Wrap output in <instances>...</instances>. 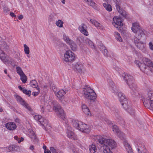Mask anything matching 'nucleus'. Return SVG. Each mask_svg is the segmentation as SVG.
Masks as SVG:
<instances>
[{"mask_svg": "<svg viewBox=\"0 0 153 153\" xmlns=\"http://www.w3.org/2000/svg\"><path fill=\"white\" fill-rule=\"evenodd\" d=\"M96 138L101 145V153H112L110 149H115L117 146L116 142L112 139H106L99 135L97 136Z\"/></svg>", "mask_w": 153, "mask_h": 153, "instance_id": "obj_1", "label": "nucleus"}, {"mask_svg": "<svg viewBox=\"0 0 153 153\" xmlns=\"http://www.w3.org/2000/svg\"><path fill=\"white\" fill-rule=\"evenodd\" d=\"M122 77L125 80L126 83L128 85L130 88L131 90V93L133 95L135 96H138V93L137 91V88L134 83V80L133 77L129 75L123 73L122 74Z\"/></svg>", "mask_w": 153, "mask_h": 153, "instance_id": "obj_2", "label": "nucleus"}, {"mask_svg": "<svg viewBox=\"0 0 153 153\" xmlns=\"http://www.w3.org/2000/svg\"><path fill=\"white\" fill-rule=\"evenodd\" d=\"M83 96L84 97L91 100L95 99L96 95L94 90L90 87H87L83 90Z\"/></svg>", "mask_w": 153, "mask_h": 153, "instance_id": "obj_3", "label": "nucleus"}, {"mask_svg": "<svg viewBox=\"0 0 153 153\" xmlns=\"http://www.w3.org/2000/svg\"><path fill=\"white\" fill-rule=\"evenodd\" d=\"M52 103L53 105V110L56 112L58 117L64 119L65 118V114L61 106L56 101H53Z\"/></svg>", "mask_w": 153, "mask_h": 153, "instance_id": "obj_4", "label": "nucleus"}, {"mask_svg": "<svg viewBox=\"0 0 153 153\" xmlns=\"http://www.w3.org/2000/svg\"><path fill=\"white\" fill-rule=\"evenodd\" d=\"M131 30L134 33H136V35L139 39L141 38L143 35H144V32L142 29L140 28L138 23H133Z\"/></svg>", "mask_w": 153, "mask_h": 153, "instance_id": "obj_5", "label": "nucleus"}, {"mask_svg": "<svg viewBox=\"0 0 153 153\" xmlns=\"http://www.w3.org/2000/svg\"><path fill=\"white\" fill-rule=\"evenodd\" d=\"M75 58V54L70 50L66 51L64 54L63 60L66 62H72L74 60Z\"/></svg>", "mask_w": 153, "mask_h": 153, "instance_id": "obj_6", "label": "nucleus"}, {"mask_svg": "<svg viewBox=\"0 0 153 153\" xmlns=\"http://www.w3.org/2000/svg\"><path fill=\"white\" fill-rule=\"evenodd\" d=\"M63 39L66 43L69 45L72 51H75L77 50L78 48L77 45L68 36L64 35Z\"/></svg>", "mask_w": 153, "mask_h": 153, "instance_id": "obj_7", "label": "nucleus"}, {"mask_svg": "<svg viewBox=\"0 0 153 153\" xmlns=\"http://www.w3.org/2000/svg\"><path fill=\"white\" fill-rule=\"evenodd\" d=\"M143 63L140 62L139 61H135V62L136 65L140 68V70L143 72L148 74L149 72V68L148 65H147L146 64L142 61Z\"/></svg>", "mask_w": 153, "mask_h": 153, "instance_id": "obj_8", "label": "nucleus"}, {"mask_svg": "<svg viewBox=\"0 0 153 153\" xmlns=\"http://www.w3.org/2000/svg\"><path fill=\"white\" fill-rule=\"evenodd\" d=\"M118 97H119V100L121 102L122 105L125 109H127L128 102L125 96L121 92H118Z\"/></svg>", "mask_w": 153, "mask_h": 153, "instance_id": "obj_9", "label": "nucleus"}, {"mask_svg": "<svg viewBox=\"0 0 153 153\" xmlns=\"http://www.w3.org/2000/svg\"><path fill=\"white\" fill-rule=\"evenodd\" d=\"M105 1H109L110 0H104ZM113 1L116 4V9L118 11L119 13L123 17L126 18L127 16V14L126 12L121 8L120 7L119 4V0H113Z\"/></svg>", "mask_w": 153, "mask_h": 153, "instance_id": "obj_10", "label": "nucleus"}, {"mask_svg": "<svg viewBox=\"0 0 153 153\" xmlns=\"http://www.w3.org/2000/svg\"><path fill=\"white\" fill-rule=\"evenodd\" d=\"M134 41L135 44L140 50L144 51L145 49L146 44L145 43L140 42L137 37L134 38Z\"/></svg>", "mask_w": 153, "mask_h": 153, "instance_id": "obj_11", "label": "nucleus"}, {"mask_svg": "<svg viewBox=\"0 0 153 153\" xmlns=\"http://www.w3.org/2000/svg\"><path fill=\"white\" fill-rule=\"evenodd\" d=\"M80 125L78 129L82 132L86 133H89L90 132V129L88 126L87 125L82 122H80Z\"/></svg>", "mask_w": 153, "mask_h": 153, "instance_id": "obj_12", "label": "nucleus"}, {"mask_svg": "<svg viewBox=\"0 0 153 153\" xmlns=\"http://www.w3.org/2000/svg\"><path fill=\"white\" fill-rule=\"evenodd\" d=\"M16 100L22 105L25 107L28 111H31V108L29 105L26 103L20 96L18 95L16 96Z\"/></svg>", "mask_w": 153, "mask_h": 153, "instance_id": "obj_13", "label": "nucleus"}, {"mask_svg": "<svg viewBox=\"0 0 153 153\" xmlns=\"http://www.w3.org/2000/svg\"><path fill=\"white\" fill-rule=\"evenodd\" d=\"M114 22L113 25L116 28H119L123 25L121 19L118 16H114L113 18Z\"/></svg>", "mask_w": 153, "mask_h": 153, "instance_id": "obj_14", "label": "nucleus"}, {"mask_svg": "<svg viewBox=\"0 0 153 153\" xmlns=\"http://www.w3.org/2000/svg\"><path fill=\"white\" fill-rule=\"evenodd\" d=\"M75 68L76 70L81 74L83 73L85 70L82 64L80 63H76Z\"/></svg>", "mask_w": 153, "mask_h": 153, "instance_id": "obj_15", "label": "nucleus"}, {"mask_svg": "<svg viewBox=\"0 0 153 153\" xmlns=\"http://www.w3.org/2000/svg\"><path fill=\"white\" fill-rule=\"evenodd\" d=\"M53 90L56 96L59 100L63 99L66 94L65 91L63 90H60L56 93V91L54 89H53Z\"/></svg>", "mask_w": 153, "mask_h": 153, "instance_id": "obj_16", "label": "nucleus"}, {"mask_svg": "<svg viewBox=\"0 0 153 153\" xmlns=\"http://www.w3.org/2000/svg\"><path fill=\"white\" fill-rule=\"evenodd\" d=\"M87 28L86 25L84 24H82L81 26H79V29L83 34L86 36H88V33L87 31Z\"/></svg>", "mask_w": 153, "mask_h": 153, "instance_id": "obj_17", "label": "nucleus"}, {"mask_svg": "<svg viewBox=\"0 0 153 153\" xmlns=\"http://www.w3.org/2000/svg\"><path fill=\"white\" fill-rule=\"evenodd\" d=\"M5 127L7 129L10 130H14L16 127V124L13 122L7 123L6 124Z\"/></svg>", "mask_w": 153, "mask_h": 153, "instance_id": "obj_18", "label": "nucleus"}, {"mask_svg": "<svg viewBox=\"0 0 153 153\" xmlns=\"http://www.w3.org/2000/svg\"><path fill=\"white\" fill-rule=\"evenodd\" d=\"M137 150L139 153H143L147 151L145 145L143 144L138 145Z\"/></svg>", "mask_w": 153, "mask_h": 153, "instance_id": "obj_19", "label": "nucleus"}, {"mask_svg": "<svg viewBox=\"0 0 153 153\" xmlns=\"http://www.w3.org/2000/svg\"><path fill=\"white\" fill-rule=\"evenodd\" d=\"M90 21L91 23L94 25L96 27H97L98 28L100 29H103V27L102 25L99 23L96 20L92 19L90 20Z\"/></svg>", "mask_w": 153, "mask_h": 153, "instance_id": "obj_20", "label": "nucleus"}, {"mask_svg": "<svg viewBox=\"0 0 153 153\" xmlns=\"http://www.w3.org/2000/svg\"><path fill=\"white\" fill-rule=\"evenodd\" d=\"M123 144L128 153H133L131 148L127 142L124 141Z\"/></svg>", "mask_w": 153, "mask_h": 153, "instance_id": "obj_21", "label": "nucleus"}, {"mask_svg": "<svg viewBox=\"0 0 153 153\" xmlns=\"http://www.w3.org/2000/svg\"><path fill=\"white\" fill-rule=\"evenodd\" d=\"M142 60L147 65H148L149 67H152L153 68V62L149 59L144 57L143 58Z\"/></svg>", "mask_w": 153, "mask_h": 153, "instance_id": "obj_22", "label": "nucleus"}, {"mask_svg": "<svg viewBox=\"0 0 153 153\" xmlns=\"http://www.w3.org/2000/svg\"><path fill=\"white\" fill-rule=\"evenodd\" d=\"M82 108L83 112L87 115L88 116H91V113L90 111L87 107L85 104H82Z\"/></svg>", "mask_w": 153, "mask_h": 153, "instance_id": "obj_23", "label": "nucleus"}, {"mask_svg": "<svg viewBox=\"0 0 153 153\" xmlns=\"http://www.w3.org/2000/svg\"><path fill=\"white\" fill-rule=\"evenodd\" d=\"M67 134L68 137L73 140L76 139V137L74 133L71 130H68L67 131Z\"/></svg>", "mask_w": 153, "mask_h": 153, "instance_id": "obj_24", "label": "nucleus"}, {"mask_svg": "<svg viewBox=\"0 0 153 153\" xmlns=\"http://www.w3.org/2000/svg\"><path fill=\"white\" fill-rule=\"evenodd\" d=\"M28 134L30 137L33 140L36 139V137L34 132L32 129H30L28 131Z\"/></svg>", "mask_w": 153, "mask_h": 153, "instance_id": "obj_25", "label": "nucleus"}, {"mask_svg": "<svg viewBox=\"0 0 153 153\" xmlns=\"http://www.w3.org/2000/svg\"><path fill=\"white\" fill-rule=\"evenodd\" d=\"M103 5L105 9L108 11L111 12L112 10V7L111 5L108 3H104Z\"/></svg>", "mask_w": 153, "mask_h": 153, "instance_id": "obj_26", "label": "nucleus"}, {"mask_svg": "<svg viewBox=\"0 0 153 153\" xmlns=\"http://www.w3.org/2000/svg\"><path fill=\"white\" fill-rule=\"evenodd\" d=\"M80 122H81L76 120H73L72 121V124L74 127L78 129L79 128Z\"/></svg>", "mask_w": 153, "mask_h": 153, "instance_id": "obj_27", "label": "nucleus"}, {"mask_svg": "<svg viewBox=\"0 0 153 153\" xmlns=\"http://www.w3.org/2000/svg\"><path fill=\"white\" fill-rule=\"evenodd\" d=\"M85 42L89 45L91 48H94V43L89 39L86 38L85 40Z\"/></svg>", "mask_w": 153, "mask_h": 153, "instance_id": "obj_28", "label": "nucleus"}, {"mask_svg": "<svg viewBox=\"0 0 153 153\" xmlns=\"http://www.w3.org/2000/svg\"><path fill=\"white\" fill-rule=\"evenodd\" d=\"M114 35L117 41L120 42L122 41V39L120 36V34L119 33L117 32H115L114 33Z\"/></svg>", "mask_w": 153, "mask_h": 153, "instance_id": "obj_29", "label": "nucleus"}, {"mask_svg": "<svg viewBox=\"0 0 153 153\" xmlns=\"http://www.w3.org/2000/svg\"><path fill=\"white\" fill-rule=\"evenodd\" d=\"M89 149L90 152L91 153H94L97 150L96 147V146L94 145H92L90 146Z\"/></svg>", "mask_w": 153, "mask_h": 153, "instance_id": "obj_30", "label": "nucleus"}, {"mask_svg": "<svg viewBox=\"0 0 153 153\" xmlns=\"http://www.w3.org/2000/svg\"><path fill=\"white\" fill-rule=\"evenodd\" d=\"M86 2L89 5L92 6L94 9L96 8L97 7L95 3L91 0H88Z\"/></svg>", "mask_w": 153, "mask_h": 153, "instance_id": "obj_31", "label": "nucleus"}, {"mask_svg": "<svg viewBox=\"0 0 153 153\" xmlns=\"http://www.w3.org/2000/svg\"><path fill=\"white\" fill-rule=\"evenodd\" d=\"M112 129L113 131L116 134H119V131H120L117 126L115 125L112 126Z\"/></svg>", "mask_w": 153, "mask_h": 153, "instance_id": "obj_32", "label": "nucleus"}, {"mask_svg": "<svg viewBox=\"0 0 153 153\" xmlns=\"http://www.w3.org/2000/svg\"><path fill=\"white\" fill-rule=\"evenodd\" d=\"M43 126L45 127V129L46 131L50 130L51 128V127L49 124H48V122L47 120L45 121V123L44 125Z\"/></svg>", "mask_w": 153, "mask_h": 153, "instance_id": "obj_33", "label": "nucleus"}, {"mask_svg": "<svg viewBox=\"0 0 153 153\" xmlns=\"http://www.w3.org/2000/svg\"><path fill=\"white\" fill-rule=\"evenodd\" d=\"M20 76L21 80L23 83H25L26 82L27 79V76L25 75L24 73Z\"/></svg>", "mask_w": 153, "mask_h": 153, "instance_id": "obj_34", "label": "nucleus"}, {"mask_svg": "<svg viewBox=\"0 0 153 153\" xmlns=\"http://www.w3.org/2000/svg\"><path fill=\"white\" fill-rule=\"evenodd\" d=\"M30 85L33 88H36L37 89L38 87L37 83L36 81L35 80H32L30 81Z\"/></svg>", "mask_w": 153, "mask_h": 153, "instance_id": "obj_35", "label": "nucleus"}, {"mask_svg": "<svg viewBox=\"0 0 153 153\" xmlns=\"http://www.w3.org/2000/svg\"><path fill=\"white\" fill-rule=\"evenodd\" d=\"M152 101V100H150L149 99H145L143 102L144 105L146 107V104L148 105H151V102Z\"/></svg>", "mask_w": 153, "mask_h": 153, "instance_id": "obj_36", "label": "nucleus"}, {"mask_svg": "<svg viewBox=\"0 0 153 153\" xmlns=\"http://www.w3.org/2000/svg\"><path fill=\"white\" fill-rule=\"evenodd\" d=\"M63 22L61 20H59L56 22V25L59 27H63Z\"/></svg>", "mask_w": 153, "mask_h": 153, "instance_id": "obj_37", "label": "nucleus"}, {"mask_svg": "<svg viewBox=\"0 0 153 153\" xmlns=\"http://www.w3.org/2000/svg\"><path fill=\"white\" fill-rule=\"evenodd\" d=\"M16 70L17 73L19 75H20L24 74V72L22 70L21 68L19 66L16 67Z\"/></svg>", "mask_w": 153, "mask_h": 153, "instance_id": "obj_38", "label": "nucleus"}, {"mask_svg": "<svg viewBox=\"0 0 153 153\" xmlns=\"http://www.w3.org/2000/svg\"><path fill=\"white\" fill-rule=\"evenodd\" d=\"M128 105V108L127 109H125L126 110H127V111L130 113V114H132L134 112V110L130 106L127 104Z\"/></svg>", "mask_w": 153, "mask_h": 153, "instance_id": "obj_39", "label": "nucleus"}, {"mask_svg": "<svg viewBox=\"0 0 153 153\" xmlns=\"http://www.w3.org/2000/svg\"><path fill=\"white\" fill-rule=\"evenodd\" d=\"M24 46L25 53L27 54H28L30 53L29 48L25 44L24 45Z\"/></svg>", "mask_w": 153, "mask_h": 153, "instance_id": "obj_40", "label": "nucleus"}, {"mask_svg": "<svg viewBox=\"0 0 153 153\" xmlns=\"http://www.w3.org/2000/svg\"><path fill=\"white\" fill-rule=\"evenodd\" d=\"M116 134L121 139H123L125 137L124 134L120 131H119V134Z\"/></svg>", "mask_w": 153, "mask_h": 153, "instance_id": "obj_41", "label": "nucleus"}, {"mask_svg": "<svg viewBox=\"0 0 153 153\" xmlns=\"http://www.w3.org/2000/svg\"><path fill=\"white\" fill-rule=\"evenodd\" d=\"M148 97L146 99H149L150 100H153V96L152 91H149L148 94Z\"/></svg>", "mask_w": 153, "mask_h": 153, "instance_id": "obj_42", "label": "nucleus"}, {"mask_svg": "<svg viewBox=\"0 0 153 153\" xmlns=\"http://www.w3.org/2000/svg\"><path fill=\"white\" fill-rule=\"evenodd\" d=\"M150 102L151 103V105H150L146 104V108L151 110L153 111V100H152V101Z\"/></svg>", "mask_w": 153, "mask_h": 153, "instance_id": "obj_43", "label": "nucleus"}, {"mask_svg": "<svg viewBox=\"0 0 153 153\" xmlns=\"http://www.w3.org/2000/svg\"><path fill=\"white\" fill-rule=\"evenodd\" d=\"M23 92L28 95V96H30L31 95V91L30 90L27 91V90L25 89L24 90H23Z\"/></svg>", "mask_w": 153, "mask_h": 153, "instance_id": "obj_44", "label": "nucleus"}, {"mask_svg": "<svg viewBox=\"0 0 153 153\" xmlns=\"http://www.w3.org/2000/svg\"><path fill=\"white\" fill-rule=\"evenodd\" d=\"M47 120L46 119H44L42 117L38 121L43 126L45 123V121Z\"/></svg>", "mask_w": 153, "mask_h": 153, "instance_id": "obj_45", "label": "nucleus"}, {"mask_svg": "<svg viewBox=\"0 0 153 153\" xmlns=\"http://www.w3.org/2000/svg\"><path fill=\"white\" fill-rule=\"evenodd\" d=\"M1 47L3 49H7L8 47L7 46L6 43L4 42L3 44H1Z\"/></svg>", "mask_w": 153, "mask_h": 153, "instance_id": "obj_46", "label": "nucleus"}, {"mask_svg": "<svg viewBox=\"0 0 153 153\" xmlns=\"http://www.w3.org/2000/svg\"><path fill=\"white\" fill-rule=\"evenodd\" d=\"M98 47L100 49V51L104 49L105 48V47L103 45V44L102 43H100L99 44Z\"/></svg>", "mask_w": 153, "mask_h": 153, "instance_id": "obj_47", "label": "nucleus"}, {"mask_svg": "<svg viewBox=\"0 0 153 153\" xmlns=\"http://www.w3.org/2000/svg\"><path fill=\"white\" fill-rule=\"evenodd\" d=\"M42 117L41 115H36L34 116V119L38 121Z\"/></svg>", "mask_w": 153, "mask_h": 153, "instance_id": "obj_48", "label": "nucleus"}, {"mask_svg": "<svg viewBox=\"0 0 153 153\" xmlns=\"http://www.w3.org/2000/svg\"><path fill=\"white\" fill-rule=\"evenodd\" d=\"M112 88L114 92L117 93L118 92V88L116 86H113Z\"/></svg>", "mask_w": 153, "mask_h": 153, "instance_id": "obj_49", "label": "nucleus"}, {"mask_svg": "<svg viewBox=\"0 0 153 153\" xmlns=\"http://www.w3.org/2000/svg\"><path fill=\"white\" fill-rule=\"evenodd\" d=\"M103 54L105 56H107L108 55V51L105 48V49H102V50H101Z\"/></svg>", "mask_w": 153, "mask_h": 153, "instance_id": "obj_50", "label": "nucleus"}, {"mask_svg": "<svg viewBox=\"0 0 153 153\" xmlns=\"http://www.w3.org/2000/svg\"><path fill=\"white\" fill-rule=\"evenodd\" d=\"M37 90H38V91L37 92H34L32 93V95H33L34 96H36L38 95L39 92V88H38Z\"/></svg>", "mask_w": 153, "mask_h": 153, "instance_id": "obj_51", "label": "nucleus"}, {"mask_svg": "<svg viewBox=\"0 0 153 153\" xmlns=\"http://www.w3.org/2000/svg\"><path fill=\"white\" fill-rule=\"evenodd\" d=\"M50 151L53 153H56V149L53 147H51L50 148Z\"/></svg>", "mask_w": 153, "mask_h": 153, "instance_id": "obj_52", "label": "nucleus"}, {"mask_svg": "<svg viewBox=\"0 0 153 153\" xmlns=\"http://www.w3.org/2000/svg\"><path fill=\"white\" fill-rule=\"evenodd\" d=\"M149 45L150 49L152 50H153V43L150 42Z\"/></svg>", "mask_w": 153, "mask_h": 153, "instance_id": "obj_53", "label": "nucleus"}, {"mask_svg": "<svg viewBox=\"0 0 153 153\" xmlns=\"http://www.w3.org/2000/svg\"><path fill=\"white\" fill-rule=\"evenodd\" d=\"M4 13H5L6 15L8 14V12H9V10L7 8H4Z\"/></svg>", "mask_w": 153, "mask_h": 153, "instance_id": "obj_54", "label": "nucleus"}, {"mask_svg": "<svg viewBox=\"0 0 153 153\" xmlns=\"http://www.w3.org/2000/svg\"><path fill=\"white\" fill-rule=\"evenodd\" d=\"M53 18V15L51 14L50 15L49 17V19L50 20V21L52 20Z\"/></svg>", "mask_w": 153, "mask_h": 153, "instance_id": "obj_55", "label": "nucleus"}, {"mask_svg": "<svg viewBox=\"0 0 153 153\" xmlns=\"http://www.w3.org/2000/svg\"><path fill=\"white\" fill-rule=\"evenodd\" d=\"M10 15L13 17H15L16 16V15L13 13L11 12Z\"/></svg>", "mask_w": 153, "mask_h": 153, "instance_id": "obj_56", "label": "nucleus"}, {"mask_svg": "<svg viewBox=\"0 0 153 153\" xmlns=\"http://www.w3.org/2000/svg\"><path fill=\"white\" fill-rule=\"evenodd\" d=\"M67 131L68 130H72V128L69 125H68L67 126Z\"/></svg>", "mask_w": 153, "mask_h": 153, "instance_id": "obj_57", "label": "nucleus"}, {"mask_svg": "<svg viewBox=\"0 0 153 153\" xmlns=\"http://www.w3.org/2000/svg\"><path fill=\"white\" fill-rule=\"evenodd\" d=\"M18 88H19V89L21 90V91H22L23 92V90H24L25 89L23 88L22 87L20 86H18Z\"/></svg>", "mask_w": 153, "mask_h": 153, "instance_id": "obj_58", "label": "nucleus"}, {"mask_svg": "<svg viewBox=\"0 0 153 153\" xmlns=\"http://www.w3.org/2000/svg\"><path fill=\"white\" fill-rule=\"evenodd\" d=\"M45 153H51V152L49 150H45Z\"/></svg>", "mask_w": 153, "mask_h": 153, "instance_id": "obj_59", "label": "nucleus"}, {"mask_svg": "<svg viewBox=\"0 0 153 153\" xmlns=\"http://www.w3.org/2000/svg\"><path fill=\"white\" fill-rule=\"evenodd\" d=\"M23 15H20L19 17H18V19H21L23 18Z\"/></svg>", "mask_w": 153, "mask_h": 153, "instance_id": "obj_60", "label": "nucleus"}, {"mask_svg": "<svg viewBox=\"0 0 153 153\" xmlns=\"http://www.w3.org/2000/svg\"><path fill=\"white\" fill-rule=\"evenodd\" d=\"M30 149L31 150H33L34 149V146H31L30 147Z\"/></svg>", "mask_w": 153, "mask_h": 153, "instance_id": "obj_61", "label": "nucleus"}, {"mask_svg": "<svg viewBox=\"0 0 153 153\" xmlns=\"http://www.w3.org/2000/svg\"><path fill=\"white\" fill-rule=\"evenodd\" d=\"M23 140H24V138L23 137H21L20 140H18V142L19 143H20L21 142L23 141Z\"/></svg>", "mask_w": 153, "mask_h": 153, "instance_id": "obj_62", "label": "nucleus"}, {"mask_svg": "<svg viewBox=\"0 0 153 153\" xmlns=\"http://www.w3.org/2000/svg\"><path fill=\"white\" fill-rule=\"evenodd\" d=\"M46 146H43V148L45 149H45H46Z\"/></svg>", "mask_w": 153, "mask_h": 153, "instance_id": "obj_63", "label": "nucleus"}, {"mask_svg": "<svg viewBox=\"0 0 153 153\" xmlns=\"http://www.w3.org/2000/svg\"><path fill=\"white\" fill-rule=\"evenodd\" d=\"M65 0H62V3L63 4H65Z\"/></svg>", "mask_w": 153, "mask_h": 153, "instance_id": "obj_64", "label": "nucleus"}]
</instances>
